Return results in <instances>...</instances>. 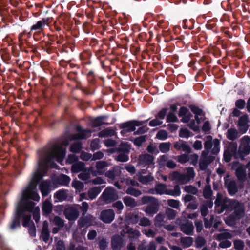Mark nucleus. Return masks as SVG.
<instances>
[{"label": "nucleus", "mask_w": 250, "mask_h": 250, "mask_svg": "<svg viewBox=\"0 0 250 250\" xmlns=\"http://www.w3.org/2000/svg\"><path fill=\"white\" fill-rule=\"evenodd\" d=\"M48 222L45 220L43 222L42 228L41 231V238L42 240L47 243L50 237V232L48 229Z\"/></svg>", "instance_id": "obj_14"}, {"label": "nucleus", "mask_w": 250, "mask_h": 250, "mask_svg": "<svg viewBox=\"0 0 250 250\" xmlns=\"http://www.w3.org/2000/svg\"><path fill=\"white\" fill-rule=\"evenodd\" d=\"M104 186H98L90 188L88 191V196L90 199L93 200L101 192Z\"/></svg>", "instance_id": "obj_21"}, {"label": "nucleus", "mask_w": 250, "mask_h": 250, "mask_svg": "<svg viewBox=\"0 0 250 250\" xmlns=\"http://www.w3.org/2000/svg\"><path fill=\"white\" fill-rule=\"evenodd\" d=\"M181 230L185 234L192 235L194 230V226L191 222H188L183 224L181 226Z\"/></svg>", "instance_id": "obj_19"}, {"label": "nucleus", "mask_w": 250, "mask_h": 250, "mask_svg": "<svg viewBox=\"0 0 250 250\" xmlns=\"http://www.w3.org/2000/svg\"><path fill=\"white\" fill-rule=\"evenodd\" d=\"M203 196L206 199L211 198L212 195V191L210 185H207L203 189Z\"/></svg>", "instance_id": "obj_39"}, {"label": "nucleus", "mask_w": 250, "mask_h": 250, "mask_svg": "<svg viewBox=\"0 0 250 250\" xmlns=\"http://www.w3.org/2000/svg\"><path fill=\"white\" fill-rule=\"evenodd\" d=\"M171 143L170 142H163L159 144V148L162 153H166L170 150Z\"/></svg>", "instance_id": "obj_37"}, {"label": "nucleus", "mask_w": 250, "mask_h": 250, "mask_svg": "<svg viewBox=\"0 0 250 250\" xmlns=\"http://www.w3.org/2000/svg\"><path fill=\"white\" fill-rule=\"evenodd\" d=\"M250 153V137L247 135L243 136L241 139L236 153L235 159L244 161L245 157Z\"/></svg>", "instance_id": "obj_4"}, {"label": "nucleus", "mask_w": 250, "mask_h": 250, "mask_svg": "<svg viewBox=\"0 0 250 250\" xmlns=\"http://www.w3.org/2000/svg\"><path fill=\"white\" fill-rule=\"evenodd\" d=\"M179 135L181 138H188L190 135V132L187 128H182L180 130Z\"/></svg>", "instance_id": "obj_56"}, {"label": "nucleus", "mask_w": 250, "mask_h": 250, "mask_svg": "<svg viewBox=\"0 0 250 250\" xmlns=\"http://www.w3.org/2000/svg\"><path fill=\"white\" fill-rule=\"evenodd\" d=\"M53 204L48 199H46L42 206V214L43 216L47 217L51 214L53 209Z\"/></svg>", "instance_id": "obj_15"}, {"label": "nucleus", "mask_w": 250, "mask_h": 250, "mask_svg": "<svg viewBox=\"0 0 250 250\" xmlns=\"http://www.w3.org/2000/svg\"><path fill=\"white\" fill-rule=\"evenodd\" d=\"M87 78L89 83L91 85L95 84L97 81L96 76L95 75V71L91 69L90 70L87 74Z\"/></svg>", "instance_id": "obj_31"}, {"label": "nucleus", "mask_w": 250, "mask_h": 250, "mask_svg": "<svg viewBox=\"0 0 250 250\" xmlns=\"http://www.w3.org/2000/svg\"><path fill=\"white\" fill-rule=\"evenodd\" d=\"M154 157L148 153L141 154L138 158V165L142 167L146 166H149L154 163Z\"/></svg>", "instance_id": "obj_8"}, {"label": "nucleus", "mask_w": 250, "mask_h": 250, "mask_svg": "<svg viewBox=\"0 0 250 250\" xmlns=\"http://www.w3.org/2000/svg\"><path fill=\"white\" fill-rule=\"evenodd\" d=\"M123 243V239L119 235H115L111 238V247L113 250H120Z\"/></svg>", "instance_id": "obj_13"}, {"label": "nucleus", "mask_w": 250, "mask_h": 250, "mask_svg": "<svg viewBox=\"0 0 250 250\" xmlns=\"http://www.w3.org/2000/svg\"><path fill=\"white\" fill-rule=\"evenodd\" d=\"M78 73L74 71L70 72L67 75V78L75 82L77 84H79L81 83L80 80L78 78Z\"/></svg>", "instance_id": "obj_43"}, {"label": "nucleus", "mask_w": 250, "mask_h": 250, "mask_svg": "<svg viewBox=\"0 0 250 250\" xmlns=\"http://www.w3.org/2000/svg\"><path fill=\"white\" fill-rule=\"evenodd\" d=\"M85 165L83 162H78L73 164L71 167V171L73 173H77L83 170Z\"/></svg>", "instance_id": "obj_29"}, {"label": "nucleus", "mask_w": 250, "mask_h": 250, "mask_svg": "<svg viewBox=\"0 0 250 250\" xmlns=\"http://www.w3.org/2000/svg\"><path fill=\"white\" fill-rule=\"evenodd\" d=\"M146 136H140L134 139L133 143L134 144L138 147L141 146L142 144L146 142Z\"/></svg>", "instance_id": "obj_48"}, {"label": "nucleus", "mask_w": 250, "mask_h": 250, "mask_svg": "<svg viewBox=\"0 0 250 250\" xmlns=\"http://www.w3.org/2000/svg\"><path fill=\"white\" fill-rule=\"evenodd\" d=\"M50 183L46 181L42 182L40 185V189L42 196H46L50 192Z\"/></svg>", "instance_id": "obj_27"}, {"label": "nucleus", "mask_w": 250, "mask_h": 250, "mask_svg": "<svg viewBox=\"0 0 250 250\" xmlns=\"http://www.w3.org/2000/svg\"><path fill=\"white\" fill-rule=\"evenodd\" d=\"M141 201L143 205L147 204L144 209L146 214L152 216L159 211L160 204L157 198L151 196H143Z\"/></svg>", "instance_id": "obj_3"}, {"label": "nucleus", "mask_w": 250, "mask_h": 250, "mask_svg": "<svg viewBox=\"0 0 250 250\" xmlns=\"http://www.w3.org/2000/svg\"><path fill=\"white\" fill-rule=\"evenodd\" d=\"M119 198L116 190L113 187H108L103 192L100 198L104 203L108 204L114 202Z\"/></svg>", "instance_id": "obj_5"}, {"label": "nucleus", "mask_w": 250, "mask_h": 250, "mask_svg": "<svg viewBox=\"0 0 250 250\" xmlns=\"http://www.w3.org/2000/svg\"><path fill=\"white\" fill-rule=\"evenodd\" d=\"M131 145L127 142H122L117 147V152L129 153L131 149Z\"/></svg>", "instance_id": "obj_26"}, {"label": "nucleus", "mask_w": 250, "mask_h": 250, "mask_svg": "<svg viewBox=\"0 0 250 250\" xmlns=\"http://www.w3.org/2000/svg\"><path fill=\"white\" fill-rule=\"evenodd\" d=\"M114 218L115 213L112 209H104L101 212L100 218L105 223H110L113 221Z\"/></svg>", "instance_id": "obj_9"}, {"label": "nucleus", "mask_w": 250, "mask_h": 250, "mask_svg": "<svg viewBox=\"0 0 250 250\" xmlns=\"http://www.w3.org/2000/svg\"><path fill=\"white\" fill-rule=\"evenodd\" d=\"M246 104L245 101L242 99L237 100L235 102V106L239 109H244Z\"/></svg>", "instance_id": "obj_62"}, {"label": "nucleus", "mask_w": 250, "mask_h": 250, "mask_svg": "<svg viewBox=\"0 0 250 250\" xmlns=\"http://www.w3.org/2000/svg\"><path fill=\"white\" fill-rule=\"evenodd\" d=\"M168 110V108L167 107H164L162 108L158 112V113L155 115V118H158V119L161 120L164 119L167 115Z\"/></svg>", "instance_id": "obj_52"}, {"label": "nucleus", "mask_w": 250, "mask_h": 250, "mask_svg": "<svg viewBox=\"0 0 250 250\" xmlns=\"http://www.w3.org/2000/svg\"><path fill=\"white\" fill-rule=\"evenodd\" d=\"M184 190L185 192L192 194L193 195L196 194L198 192L197 188L191 185L186 186L184 188Z\"/></svg>", "instance_id": "obj_55"}, {"label": "nucleus", "mask_w": 250, "mask_h": 250, "mask_svg": "<svg viewBox=\"0 0 250 250\" xmlns=\"http://www.w3.org/2000/svg\"><path fill=\"white\" fill-rule=\"evenodd\" d=\"M123 201L126 206L130 208H134L137 206L135 200L130 196L124 197L123 198Z\"/></svg>", "instance_id": "obj_32"}, {"label": "nucleus", "mask_w": 250, "mask_h": 250, "mask_svg": "<svg viewBox=\"0 0 250 250\" xmlns=\"http://www.w3.org/2000/svg\"><path fill=\"white\" fill-rule=\"evenodd\" d=\"M237 150V144L236 142H231L228 144L226 149L224 151L223 160L226 163L231 161L232 157L235 159V155Z\"/></svg>", "instance_id": "obj_6"}, {"label": "nucleus", "mask_w": 250, "mask_h": 250, "mask_svg": "<svg viewBox=\"0 0 250 250\" xmlns=\"http://www.w3.org/2000/svg\"><path fill=\"white\" fill-rule=\"evenodd\" d=\"M234 215L240 217L244 213V208L243 205L239 201L236 204L235 208H234Z\"/></svg>", "instance_id": "obj_28"}, {"label": "nucleus", "mask_w": 250, "mask_h": 250, "mask_svg": "<svg viewBox=\"0 0 250 250\" xmlns=\"http://www.w3.org/2000/svg\"><path fill=\"white\" fill-rule=\"evenodd\" d=\"M238 202L236 199H231L228 197H225L224 205L222 209H219L217 210L218 214H221L225 210L232 211L235 208L236 204Z\"/></svg>", "instance_id": "obj_10"}, {"label": "nucleus", "mask_w": 250, "mask_h": 250, "mask_svg": "<svg viewBox=\"0 0 250 250\" xmlns=\"http://www.w3.org/2000/svg\"><path fill=\"white\" fill-rule=\"evenodd\" d=\"M235 174L238 179L240 181H244L246 179V171L242 166L237 167L235 171Z\"/></svg>", "instance_id": "obj_22"}, {"label": "nucleus", "mask_w": 250, "mask_h": 250, "mask_svg": "<svg viewBox=\"0 0 250 250\" xmlns=\"http://www.w3.org/2000/svg\"><path fill=\"white\" fill-rule=\"evenodd\" d=\"M49 220L59 227L62 228L64 225V220L58 216H55L53 218L50 217Z\"/></svg>", "instance_id": "obj_35"}, {"label": "nucleus", "mask_w": 250, "mask_h": 250, "mask_svg": "<svg viewBox=\"0 0 250 250\" xmlns=\"http://www.w3.org/2000/svg\"><path fill=\"white\" fill-rule=\"evenodd\" d=\"M40 155L38 160L39 168L48 169L50 166L55 167L57 166L53 161L56 159L60 162L63 160L65 155V150L62 145L54 144L51 148H44L38 151Z\"/></svg>", "instance_id": "obj_2"}, {"label": "nucleus", "mask_w": 250, "mask_h": 250, "mask_svg": "<svg viewBox=\"0 0 250 250\" xmlns=\"http://www.w3.org/2000/svg\"><path fill=\"white\" fill-rule=\"evenodd\" d=\"M107 118L108 116L105 115L97 117L91 122L92 126L94 127H97L105 124L104 121Z\"/></svg>", "instance_id": "obj_24"}, {"label": "nucleus", "mask_w": 250, "mask_h": 250, "mask_svg": "<svg viewBox=\"0 0 250 250\" xmlns=\"http://www.w3.org/2000/svg\"><path fill=\"white\" fill-rule=\"evenodd\" d=\"M178 162L181 164H185L189 161L188 154H183L178 156Z\"/></svg>", "instance_id": "obj_64"}, {"label": "nucleus", "mask_w": 250, "mask_h": 250, "mask_svg": "<svg viewBox=\"0 0 250 250\" xmlns=\"http://www.w3.org/2000/svg\"><path fill=\"white\" fill-rule=\"evenodd\" d=\"M195 243L197 248H201L206 243L205 238L201 236H198L195 239Z\"/></svg>", "instance_id": "obj_57"}, {"label": "nucleus", "mask_w": 250, "mask_h": 250, "mask_svg": "<svg viewBox=\"0 0 250 250\" xmlns=\"http://www.w3.org/2000/svg\"><path fill=\"white\" fill-rule=\"evenodd\" d=\"M52 43L49 42H44L42 44V49L47 52L48 54H51L54 51V48L51 46Z\"/></svg>", "instance_id": "obj_41"}, {"label": "nucleus", "mask_w": 250, "mask_h": 250, "mask_svg": "<svg viewBox=\"0 0 250 250\" xmlns=\"http://www.w3.org/2000/svg\"><path fill=\"white\" fill-rule=\"evenodd\" d=\"M166 189V185L165 184H158L155 188V189L157 194L162 195L165 193Z\"/></svg>", "instance_id": "obj_50"}, {"label": "nucleus", "mask_w": 250, "mask_h": 250, "mask_svg": "<svg viewBox=\"0 0 250 250\" xmlns=\"http://www.w3.org/2000/svg\"><path fill=\"white\" fill-rule=\"evenodd\" d=\"M129 153H120L117 157L116 160L121 162H126L129 160Z\"/></svg>", "instance_id": "obj_54"}, {"label": "nucleus", "mask_w": 250, "mask_h": 250, "mask_svg": "<svg viewBox=\"0 0 250 250\" xmlns=\"http://www.w3.org/2000/svg\"><path fill=\"white\" fill-rule=\"evenodd\" d=\"M100 139L99 138H96L93 139L90 143V147L91 150L94 151L96 150H98L100 148V145L99 144Z\"/></svg>", "instance_id": "obj_49"}, {"label": "nucleus", "mask_w": 250, "mask_h": 250, "mask_svg": "<svg viewBox=\"0 0 250 250\" xmlns=\"http://www.w3.org/2000/svg\"><path fill=\"white\" fill-rule=\"evenodd\" d=\"M206 27L208 30L212 31L214 33H218V27L216 26V23L213 21H208Z\"/></svg>", "instance_id": "obj_40"}, {"label": "nucleus", "mask_w": 250, "mask_h": 250, "mask_svg": "<svg viewBox=\"0 0 250 250\" xmlns=\"http://www.w3.org/2000/svg\"><path fill=\"white\" fill-rule=\"evenodd\" d=\"M156 138L161 140H166L167 138V133L165 130H160L157 132Z\"/></svg>", "instance_id": "obj_61"}, {"label": "nucleus", "mask_w": 250, "mask_h": 250, "mask_svg": "<svg viewBox=\"0 0 250 250\" xmlns=\"http://www.w3.org/2000/svg\"><path fill=\"white\" fill-rule=\"evenodd\" d=\"M67 190L65 189H60L56 191L54 194V199L57 200L55 201V203L59 202H62L67 199L68 197Z\"/></svg>", "instance_id": "obj_18"}, {"label": "nucleus", "mask_w": 250, "mask_h": 250, "mask_svg": "<svg viewBox=\"0 0 250 250\" xmlns=\"http://www.w3.org/2000/svg\"><path fill=\"white\" fill-rule=\"evenodd\" d=\"M153 180V177L149 175L146 176L142 175L139 177V182L144 184H146L152 181Z\"/></svg>", "instance_id": "obj_46"}, {"label": "nucleus", "mask_w": 250, "mask_h": 250, "mask_svg": "<svg viewBox=\"0 0 250 250\" xmlns=\"http://www.w3.org/2000/svg\"><path fill=\"white\" fill-rule=\"evenodd\" d=\"M227 190L229 194L233 196L238 191L236 183L235 181H230L227 185Z\"/></svg>", "instance_id": "obj_25"}, {"label": "nucleus", "mask_w": 250, "mask_h": 250, "mask_svg": "<svg viewBox=\"0 0 250 250\" xmlns=\"http://www.w3.org/2000/svg\"><path fill=\"white\" fill-rule=\"evenodd\" d=\"M234 248L236 250H243L245 246L244 242L240 239H237L233 241Z\"/></svg>", "instance_id": "obj_45"}, {"label": "nucleus", "mask_w": 250, "mask_h": 250, "mask_svg": "<svg viewBox=\"0 0 250 250\" xmlns=\"http://www.w3.org/2000/svg\"><path fill=\"white\" fill-rule=\"evenodd\" d=\"M72 186L77 190H81L83 189L84 188L83 183L78 180H75L73 181L72 183Z\"/></svg>", "instance_id": "obj_63"}, {"label": "nucleus", "mask_w": 250, "mask_h": 250, "mask_svg": "<svg viewBox=\"0 0 250 250\" xmlns=\"http://www.w3.org/2000/svg\"><path fill=\"white\" fill-rule=\"evenodd\" d=\"M126 193L127 194L134 196L135 197H138L141 195V191L138 189L133 188L132 187H129L126 190Z\"/></svg>", "instance_id": "obj_42"}, {"label": "nucleus", "mask_w": 250, "mask_h": 250, "mask_svg": "<svg viewBox=\"0 0 250 250\" xmlns=\"http://www.w3.org/2000/svg\"><path fill=\"white\" fill-rule=\"evenodd\" d=\"M48 21L49 18H43L42 20L37 21L36 24L31 26L30 32L33 31H39L42 30Z\"/></svg>", "instance_id": "obj_20"}, {"label": "nucleus", "mask_w": 250, "mask_h": 250, "mask_svg": "<svg viewBox=\"0 0 250 250\" xmlns=\"http://www.w3.org/2000/svg\"><path fill=\"white\" fill-rule=\"evenodd\" d=\"M38 167L39 166H38ZM40 170H45V169H41L38 167V169L36 170L34 173L33 176L29 184H30L33 188H36L38 184L40 182L42 178V175L40 171Z\"/></svg>", "instance_id": "obj_17"}, {"label": "nucleus", "mask_w": 250, "mask_h": 250, "mask_svg": "<svg viewBox=\"0 0 250 250\" xmlns=\"http://www.w3.org/2000/svg\"><path fill=\"white\" fill-rule=\"evenodd\" d=\"M214 217L213 215H210L209 219L207 218H204V226L206 229L211 228L213 223Z\"/></svg>", "instance_id": "obj_47"}, {"label": "nucleus", "mask_w": 250, "mask_h": 250, "mask_svg": "<svg viewBox=\"0 0 250 250\" xmlns=\"http://www.w3.org/2000/svg\"><path fill=\"white\" fill-rule=\"evenodd\" d=\"M64 215L66 219L72 221L76 219L78 217L79 212L76 208L73 207H69L65 208Z\"/></svg>", "instance_id": "obj_11"}, {"label": "nucleus", "mask_w": 250, "mask_h": 250, "mask_svg": "<svg viewBox=\"0 0 250 250\" xmlns=\"http://www.w3.org/2000/svg\"><path fill=\"white\" fill-rule=\"evenodd\" d=\"M33 213V217L34 220L35 221L36 223H38L40 220V208L39 207H34V209L32 210V211H26V214H29L31 216V213Z\"/></svg>", "instance_id": "obj_30"}, {"label": "nucleus", "mask_w": 250, "mask_h": 250, "mask_svg": "<svg viewBox=\"0 0 250 250\" xmlns=\"http://www.w3.org/2000/svg\"><path fill=\"white\" fill-rule=\"evenodd\" d=\"M77 133L73 135L74 140L86 139L91 136L92 131L87 129H83L81 125H78L76 127Z\"/></svg>", "instance_id": "obj_7"}, {"label": "nucleus", "mask_w": 250, "mask_h": 250, "mask_svg": "<svg viewBox=\"0 0 250 250\" xmlns=\"http://www.w3.org/2000/svg\"><path fill=\"white\" fill-rule=\"evenodd\" d=\"M83 144L81 142H77L71 145L70 151L74 153H79L82 149Z\"/></svg>", "instance_id": "obj_34"}, {"label": "nucleus", "mask_w": 250, "mask_h": 250, "mask_svg": "<svg viewBox=\"0 0 250 250\" xmlns=\"http://www.w3.org/2000/svg\"><path fill=\"white\" fill-rule=\"evenodd\" d=\"M108 243L106 239L102 238L98 243L99 248L100 250H105L108 246Z\"/></svg>", "instance_id": "obj_59"}, {"label": "nucleus", "mask_w": 250, "mask_h": 250, "mask_svg": "<svg viewBox=\"0 0 250 250\" xmlns=\"http://www.w3.org/2000/svg\"><path fill=\"white\" fill-rule=\"evenodd\" d=\"M32 185L29 184L27 188L22 191V195L17 203L13 214L9 224V228L11 230H15L22 225L24 227H27L31 221V216L26 214V211H31L35 206V203L29 200L32 190H35Z\"/></svg>", "instance_id": "obj_1"}, {"label": "nucleus", "mask_w": 250, "mask_h": 250, "mask_svg": "<svg viewBox=\"0 0 250 250\" xmlns=\"http://www.w3.org/2000/svg\"><path fill=\"white\" fill-rule=\"evenodd\" d=\"M121 129H123L124 130L121 131V133H123L124 131L126 132H131L135 131L136 129V125L135 124L134 120H130L120 125L119 126Z\"/></svg>", "instance_id": "obj_12"}, {"label": "nucleus", "mask_w": 250, "mask_h": 250, "mask_svg": "<svg viewBox=\"0 0 250 250\" xmlns=\"http://www.w3.org/2000/svg\"><path fill=\"white\" fill-rule=\"evenodd\" d=\"M167 205L174 208L178 209L180 206V201L174 199H168L167 201Z\"/></svg>", "instance_id": "obj_58"}, {"label": "nucleus", "mask_w": 250, "mask_h": 250, "mask_svg": "<svg viewBox=\"0 0 250 250\" xmlns=\"http://www.w3.org/2000/svg\"><path fill=\"white\" fill-rule=\"evenodd\" d=\"M166 121L167 123L178 122L179 120L174 113L169 112L167 116Z\"/></svg>", "instance_id": "obj_51"}, {"label": "nucleus", "mask_w": 250, "mask_h": 250, "mask_svg": "<svg viewBox=\"0 0 250 250\" xmlns=\"http://www.w3.org/2000/svg\"><path fill=\"white\" fill-rule=\"evenodd\" d=\"M193 239L191 237H184L181 239V242L184 248H188L192 245Z\"/></svg>", "instance_id": "obj_36"}, {"label": "nucleus", "mask_w": 250, "mask_h": 250, "mask_svg": "<svg viewBox=\"0 0 250 250\" xmlns=\"http://www.w3.org/2000/svg\"><path fill=\"white\" fill-rule=\"evenodd\" d=\"M238 137V131L235 128H230L227 131V138L232 141L236 139Z\"/></svg>", "instance_id": "obj_33"}, {"label": "nucleus", "mask_w": 250, "mask_h": 250, "mask_svg": "<svg viewBox=\"0 0 250 250\" xmlns=\"http://www.w3.org/2000/svg\"><path fill=\"white\" fill-rule=\"evenodd\" d=\"M207 140L204 143V148L206 150H208L212 147V136L209 135L207 136Z\"/></svg>", "instance_id": "obj_60"}, {"label": "nucleus", "mask_w": 250, "mask_h": 250, "mask_svg": "<svg viewBox=\"0 0 250 250\" xmlns=\"http://www.w3.org/2000/svg\"><path fill=\"white\" fill-rule=\"evenodd\" d=\"M103 52V50H99L96 53L98 59L100 61L101 65L103 69H106L109 67L111 63V60L104 56L101 55V53Z\"/></svg>", "instance_id": "obj_16"}, {"label": "nucleus", "mask_w": 250, "mask_h": 250, "mask_svg": "<svg viewBox=\"0 0 250 250\" xmlns=\"http://www.w3.org/2000/svg\"><path fill=\"white\" fill-rule=\"evenodd\" d=\"M70 178L69 176L61 174L56 178V182L62 186H67L70 181Z\"/></svg>", "instance_id": "obj_23"}, {"label": "nucleus", "mask_w": 250, "mask_h": 250, "mask_svg": "<svg viewBox=\"0 0 250 250\" xmlns=\"http://www.w3.org/2000/svg\"><path fill=\"white\" fill-rule=\"evenodd\" d=\"M248 116L247 114L241 116L238 120V126L240 128L245 127L246 124L248 122Z\"/></svg>", "instance_id": "obj_44"}, {"label": "nucleus", "mask_w": 250, "mask_h": 250, "mask_svg": "<svg viewBox=\"0 0 250 250\" xmlns=\"http://www.w3.org/2000/svg\"><path fill=\"white\" fill-rule=\"evenodd\" d=\"M166 214L168 219L173 220L175 218L176 211L170 208H167L166 210Z\"/></svg>", "instance_id": "obj_53"}, {"label": "nucleus", "mask_w": 250, "mask_h": 250, "mask_svg": "<svg viewBox=\"0 0 250 250\" xmlns=\"http://www.w3.org/2000/svg\"><path fill=\"white\" fill-rule=\"evenodd\" d=\"M189 108L191 110V111L195 114V115H200V116H204L205 113L204 111L199 108L198 106L193 105L190 104L189 105Z\"/></svg>", "instance_id": "obj_38"}]
</instances>
